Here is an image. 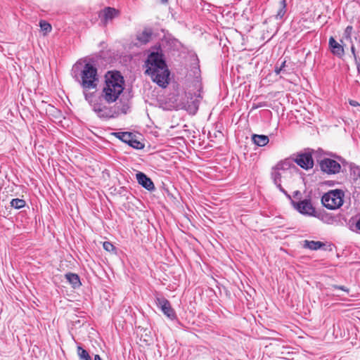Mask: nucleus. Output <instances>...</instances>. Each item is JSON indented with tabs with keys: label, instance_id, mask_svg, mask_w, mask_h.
<instances>
[{
	"label": "nucleus",
	"instance_id": "f257e3e1",
	"mask_svg": "<svg viewBox=\"0 0 360 360\" xmlns=\"http://www.w3.org/2000/svg\"><path fill=\"white\" fill-rule=\"evenodd\" d=\"M124 80L117 71H108L105 75V82L100 94H86V101L96 115L102 119H110L117 116L118 111L110 104L115 103L123 93Z\"/></svg>",
	"mask_w": 360,
	"mask_h": 360
},
{
	"label": "nucleus",
	"instance_id": "f03ea898",
	"mask_svg": "<svg viewBox=\"0 0 360 360\" xmlns=\"http://www.w3.org/2000/svg\"><path fill=\"white\" fill-rule=\"evenodd\" d=\"M145 66V73L159 86L165 88L168 85L170 72L161 51L149 53Z\"/></svg>",
	"mask_w": 360,
	"mask_h": 360
},
{
	"label": "nucleus",
	"instance_id": "7ed1b4c3",
	"mask_svg": "<svg viewBox=\"0 0 360 360\" xmlns=\"http://www.w3.org/2000/svg\"><path fill=\"white\" fill-rule=\"evenodd\" d=\"M72 76L83 89V95L86 100V94H94L90 89H96L98 83V75L96 68L94 65L87 63L82 65V63H76L72 69Z\"/></svg>",
	"mask_w": 360,
	"mask_h": 360
},
{
	"label": "nucleus",
	"instance_id": "20e7f679",
	"mask_svg": "<svg viewBox=\"0 0 360 360\" xmlns=\"http://www.w3.org/2000/svg\"><path fill=\"white\" fill-rule=\"evenodd\" d=\"M345 193L340 189H335L326 193L321 198V203L328 210L340 208L344 202Z\"/></svg>",
	"mask_w": 360,
	"mask_h": 360
},
{
	"label": "nucleus",
	"instance_id": "39448f33",
	"mask_svg": "<svg viewBox=\"0 0 360 360\" xmlns=\"http://www.w3.org/2000/svg\"><path fill=\"white\" fill-rule=\"evenodd\" d=\"M290 200L292 207L302 214L316 217L315 208L313 207L310 200L304 199L295 202L291 198Z\"/></svg>",
	"mask_w": 360,
	"mask_h": 360
},
{
	"label": "nucleus",
	"instance_id": "423d86ee",
	"mask_svg": "<svg viewBox=\"0 0 360 360\" xmlns=\"http://www.w3.org/2000/svg\"><path fill=\"white\" fill-rule=\"evenodd\" d=\"M321 171L328 174H335L340 172L341 165L337 161L330 158H324L320 162Z\"/></svg>",
	"mask_w": 360,
	"mask_h": 360
},
{
	"label": "nucleus",
	"instance_id": "0eeeda50",
	"mask_svg": "<svg viewBox=\"0 0 360 360\" xmlns=\"http://www.w3.org/2000/svg\"><path fill=\"white\" fill-rule=\"evenodd\" d=\"M155 304L161 309L163 314L171 320L176 319V313L172 308L170 302L163 297H156Z\"/></svg>",
	"mask_w": 360,
	"mask_h": 360
},
{
	"label": "nucleus",
	"instance_id": "6e6552de",
	"mask_svg": "<svg viewBox=\"0 0 360 360\" xmlns=\"http://www.w3.org/2000/svg\"><path fill=\"white\" fill-rule=\"evenodd\" d=\"M293 162L304 169H311L314 166V160L311 154L309 153L298 154Z\"/></svg>",
	"mask_w": 360,
	"mask_h": 360
},
{
	"label": "nucleus",
	"instance_id": "1a4fd4ad",
	"mask_svg": "<svg viewBox=\"0 0 360 360\" xmlns=\"http://www.w3.org/2000/svg\"><path fill=\"white\" fill-rule=\"evenodd\" d=\"M286 174H285V172H283L274 167L271 176L274 184L279 189V191L284 193L288 200H291L290 195H289L288 192L281 186V178L285 176Z\"/></svg>",
	"mask_w": 360,
	"mask_h": 360
},
{
	"label": "nucleus",
	"instance_id": "9d476101",
	"mask_svg": "<svg viewBox=\"0 0 360 360\" xmlns=\"http://www.w3.org/2000/svg\"><path fill=\"white\" fill-rule=\"evenodd\" d=\"M119 15V11L111 7H106L99 14V17L103 24L106 25L109 21Z\"/></svg>",
	"mask_w": 360,
	"mask_h": 360
},
{
	"label": "nucleus",
	"instance_id": "9b49d317",
	"mask_svg": "<svg viewBox=\"0 0 360 360\" xmlns=\"http://www.w3.org/2000/svg\"><path fill=\"white\" fill-rule=\"evenodd\" d=\"M136 180L138 183L148 191H153L155 186L152 180L148 177L144 173L139 172L136 174Z\"/></svg>",
	"mask_w": 360,
	"mask_h": 360
},
{
	"label": "nucleus",
	"instance_id": "f8f14e48",
	"mask_svg": "<svg viewBox=\"0 0 360 360\" xmlns=\"http://www.w3.org/2000/svg\"><path fill=\"white\" fill-rule=\"evenodd\" d=\"M328 45L333 55L339 58H342L345 55L343 46L338 43L333 37H330Z\"/></svg>",
	"mask_w": 360,
	"mask_h": 360
},
{
	"label": "nucleus",
	"instance_id": "ddd939ff",
	"mask_svg": "<svg viewBox=\"0 0 360 360\" xmlns=\"http://www.w3.org/2000/svg\"><path fill=\"white\" fill-rule=\"evenodd\" d=\"M293 167V161L290 159H285L279 162L274 167L285 174H290V169Z\"/></svg>",
	"mask_w": 360,
	"mask_h": 360
},
{
	"label": "nucleus",
	"instance_id": "4468645a",
	"mask_svg": "<svg viewBox=\"0 0 360 360\" xmlns=\"http://www.w3.org/2000/svg\"><path fill=\"white\" fill-rule=\"evenodd\" d=\"M287 12V1L286 0H280L278 2V11L274 15L276 20H283Z\"/></svg>",
	"mask_w": 360,
	"mask_h": 360
},
{
	"label": "nucleus",
	"instance_id": "2eb2a0df",
	"mask_svg": "<svg viewBox=\"0 0 360 360\" xmlns=\"http://www.w3.org/2000/svg\"><path fill=\"white\" fill-rule=\"evenodd\" d=\"M303 243V248L311 250H317L326 246V244L321 241L305 240Z\"/></svg>",
	"mask_w": 360,
	"mask_h": 360
},
{
	"label": "nucleus",
	"instance_id": "dca6fc26",
	"mask_svg": "<svg viewBox=\"0 0 360 360\" xmlns=\"http://www.w3.org/2000/svg\"><path fill=\"white\" fill-rule=\"evenodd\" d=\"M252 141L255 145L262 147L268 144L269 139L266 135L253 134L252 136Z\"/></svg>",
	"mask_w": 360,
	"mask_h": 360
},
{
	"label": "nucleus",
	"instance_id": "f3484780",
	"mask_svg": "<svg viewBox=\"0 0 360 360\" xmlns=\"http://www.w3.org/2000/svg\"><path fill=\"white\" fill-rule=\"evenodd\" d=\"M152 32L149 29H145L141 33H139L136 39L142 44H147L151 39Z\"/></svg>",
	"mask_w": 360,
	"mask_h": 360
},
{
	"label": "nucleus",
	"instance_id": "a211bd4d",
	"mask_svg": "<svg viewBox=\"0 0 360 360\" xmlns=\"http://www.w3.org/2000/svg\"><path fill=\"white\" fill-rule=\"evenodd\" d=\"M65 276L74 288H78L81 285L80 279L77 274L73 273H68L65 275Z\"/></svg>",
	"mask_w": 360,
	"mask_h": 360
},
{
	"label": "nucleus",
	"instance_id": "6ab92c4d",
	"mask_svg": "<svg viewBox=\"0 0 360 360\" xmlns=\"http://www.w3.org/2000/svg\"><path fill=\"white\" fill-rule=\"evenodd\" d=\"M133 134L131 132H117L115 133L116 137L122 141L123 142L128 144L129 143L131 137L133 136Z\"/></svg>",
	"mask_w": 360,
	"mask_h": 360
},
{
	"label": "nucleus",
	"instance_id": "aec40b11",
	"mask_svg": "<svg viewBox=\"0 0 360 360\" xmlns=\"http://www.w3.org/2000/svg\"><path fill=\"white\" fill-rule=\"evenodd\" d=\"M77 355L79 360H92L88 352L81 346H77Z\"/></svg>",
	"mask_w": 360,
	"mask_h": 360
},
{
	"label": "nucleus",
	"instance_id": "412c9836",
	"mask_svg": "<svg viewBox=\"0 0 360 360\" xmlns=\"http://www.w3.org/2000/svg\"><path fill=\"white\" fill-rule=\"evenodd\" d=\"M10 205L12 207L18 210L24 207L26 202L23 199L14 198L11 200Z\"/></svg>",
	"mask_w": 360,
	"mask_h": 360
},
{
	"label": "nucleus",
	"instance_id": "4be33fe9",
	"mask_svg": "<svg viewBox=\"0 0 360 360\" xmlns=\"http://www.w3.org/2000/svg\"><path fill=\"white\" fill-rule=\"evenodd\" d=\"M128 145L135 149H142L144 147V144L138 141L135 138V135H133Z\"/></svg>",
	"mask_w": 360,
	"mask_h": 360
},
{
	"label": "nucleus",
	"instance_id": "5701e85b",
	"mask_svg": "<svg viewBox=\"0 0 360 360\" xmlns=\"http://www.w3.org/2000/svg\"><path fill=\"white\" fill-rule=\"evenodd\" d=\"M39 26L41 30L46 33L50 32L52 30L51 25L45 20H41L39 22Z\"/></svg>",
	"mask_w": 360,
	"mask_h": 360
},
{
	"label": "nucleus",
	"instance_id": "b1692460",
	"mask_svg": "<svg viewBox=\"0 0 360 360\" xmlns=\"http://www.w3.org/2000/svg\"><path fill=\"white\" fill-rule=\"evenodd\" d=\"M352 30H353L352 26L348 25L345 28V32H344V37H345V39L349 40L350 41H352Z\"/></svg>",
	"mask_w": 360,
	"mask_h": 360
},
{
	"label": "nucleus",
	"instance_id": "393cba45",
	"mask_svg": "<svg viewBox=\"0 0 360 360\" xmlns=\"http://www.w3.org/2000/svg\"><path fill=\"white\" fill-rule=\"evenodd\" d=\"M103 247L104 250H105L108 252H112L115 250L114 245L108 241H105L103 244Z\"/></svg>",
	"mask_w": 360,
	"mask_h": 360
},
{
	"label": "nucleus",
	"instance_id": "a878e982",
	"mask_svg": "<svg viewBox=\"0 0 360 360\" xmlns=\"http://www.w3.org/2000/svg\"><path fill=\"white\" fill-rule=\"evenodd\" d=\"M332 288H334V289L341 290L345 291V292H346L347 293L349 291V290L347 288H346L345 286H344V285H333Z\"/></svg>",
	"mask_w": 360,
	"mask_h": 360
},
{
	"label": "nucleus",
	"instance_id": "bb28decb",
	"mask_svg": "<svg viewBox=\"0 0 360 360\" xmlns=\"http://www.w3.org/2000/svg\"><path fill=\"white\" fill-rule=\"evenodd\" d=\"M320 218V217H319ZM321 220L323 221L326 223L330 224L333 221V218L331 217H329L328 215L322 216L321 217Z\"/></svg>",
	"mask_w": 360,
	"mask_h": 360
},
{
	"label": "nucleus",
	"instance_id": "cd10ccee",
	"mask_svg": "<svg viewBox=\"0 0 360 360\" xmlns=\"http://www.w3.org/2000/svg\"><path fill=\"white\" fill-rule=\"evenodd\" d=\"M200 93L198 94V98H196L194 101H192L191 103L194 105L195 108L197 109L198 108V105L200 102Z\"/></svg>",
	"mask_w": 360,
	"mask_h": 360
},
{
	"label": "nucleus",
	"instance_id": "c85d7f7f",
	"mask_svg": "<svg viewBox=\"0 0 360 360\" xmlns=\"http://www.w3.org/2000/svg\"><path fill=\"white\" fill-rule=\"evenodd\" d=\"M351 52H352V55L354 56L355 61L356 62L357 61V57H356V52H355V47H354V45L353 44L351 46Z\"/></svg>",
	"mask_w": 360,
	"mask_h": 360
},
{
	"label": "nucleus",
	"instance_id": "c756f323",
	"mask_svg": "<svg viewBox=\"0 0 360 360\" xmlns=\"http://www.w3.org/2000/svg\"><path fill=\"white\" fill-rule=\"evenodd\" d=\"M349 103L352 105V106H354V107H356V106H359L360 104L359 103V102H357L356 101H354V100H349Z\"/></svg>",
	"mask_w": 360,
	"mask_h": 360
},
{
	"label": "nucleus",
	"instance_id": "7c9ffc66",
	"mask_svg": "<svg viewBox=\"0 0 360 360\" xmlns=\"http://www.w3.org/2000/svg\"><path fill=\"white\" fill-rule=\"evenodd\" d=\"M275 72L276 75H279L281 73H283V72L282 71V68H280L278 65H276L275 67Z\"/></svg>",
	"mask_w": 360,
	"mask_h": 360
},
{
	"label": "nucleus",
	"instance_id": "2f4dec72",
	"mask_svg": "<svg viewBox=\"0 0 360 360\" xmlns=\"http://www.w3.org/2000/svg\"><path fill=\"white\" fill-rule=\"evenodd\" d=\"M285 63H286V61L284 60L281 63V65L279 66L280 68H282V71L283 72V73H286V71L285 70Z\"/></svg>",
	"mask_w": 360,
	"mask_h": 360
},
{
	"label": "nucleus",
	"instance_id": "473e14b6",
	"mask_svg": "<svg viewBox=\"0 0 360 360\" xmlns=\"http://www.w3.org/2000/svg\"><path fill=\"white\" fill-rule=\"evenodd\" d=\"M356 228L360 231V219L356 223Z\"/></svg>",
	"mask_w": 360,
	"mask_h": 360
},
{
	"label": "nucleus",
	"instance_id": "72a5a7b5",
	"mask_svg": "<svg viewBox=\"0 0 360 360\" xmlns=\"http://www.w3.org/2000/svg\"><path fill=\"white\" fill-rule=\"evenodd\" d=\"M94 360H102V359L98 354H96L94 356Z\"/></svg>",
	"mask_w": 360,
	"mask_h": 360
},
{
	"label": "nucleus",
	"instance_id": "f704fd0d",
	"mask_svg": "<svg viewBox=\"0 0 360 360\" xmlns=\"http://www.w3.org/2000/svg\"><path fill=\"white\" fill-rule=\"evenodd\" d=\"M299 194H300V191H295V193H294V195H299Z\"/></svg>",
	"mask_w": 360,
	"mask_h": 360
},
{
	"label": "nucleus",
	"instance_id": "c9c22d12",
	"mask_svg": "<svg viewBox=\"0 0 360 360\" xmlns=\"http://www.w3.org/2000/svg\"><path fill=\"white\" fill-rule=\"evenodd\" d=\"M357 70H358L359 73H360V64L357 65Z\"/></svg>",
	"mask_w": 360,
	"mask_h": 360
},
{
	"label": "nucleus",
	"instance_id": "e433bc0d",
	"mask_svg": "<svg viewBox=\"0 0 360 360\" xmlns=\"http://www.w3.org/2000/svg\"><path fill=\"white\" fill-rule=\"evenodd\" d=\"M162 1L163 3H166V2H167V0H162Z\"/></svg>",
	"mask_w": 360,
	"mask_h": 360
}]
</instances>
